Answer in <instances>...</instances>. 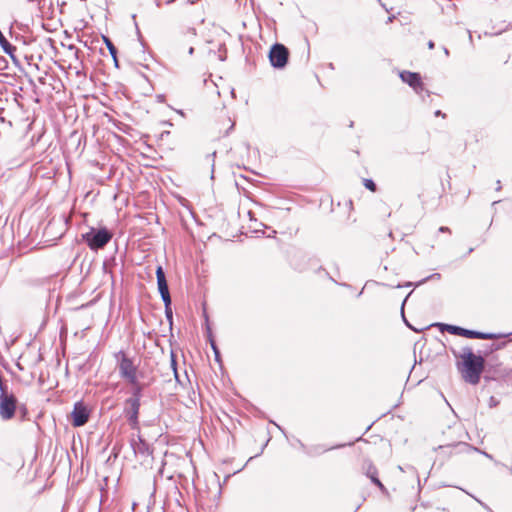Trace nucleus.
<instances>
[{"label": "nucleus", "instance_id": "obj_1", "mask_svg": "<svg viewBox=\"0 0 512 512\" xmlns=\"http://www.w3.org/2000/svg\"><path fill=\"white\" fill-rule=\"evenodd\" d=\"M18 235L26 236L27 245H54L66 232L65 226H36L33 231V226H17Z\"/></svg>", "mask_w": 512, "mask_h": 512}, {"label": "nucleus", "instance_id": "obj_26", "mask_svg": "<svg viewBox=\"0 0 512 512\" xmlns=\"http://www.w3.org/2000/svg\"><path fill=\"white\" fill-rule=\"evenodd\" d=\"M410 294H411V292H410V293L407 295V297L403 300L402 305H401V313H402V317H403V319H404V321H405L406 323H407V321H406V319H405V317H404V305H405V303H406V301H407V298L410 296Z\"/></svg>", "mask_w": 512, "mask_h": 512}, {"label": "nucleus", "instance_id": "obj_2", "mask_svg": "<svg viewBox=\"0 0 512 512\" xmlns=\"http://www.w3.org/2000/svg\"><path fill=\"white\" fill-rule=\"evenodd\" d=\"M454 356L462 359L461 364H458L462 378L472 385L478 384L484 370L485 359L481 355L474 354L468 346L463 347L458 354L454 352Z\"/></svg>", "mask_w": 512, "mask_h": 512}, {"label": "nucleus", "instance_id": "obj_20", "mask_svg": "<svg viewBox=\"0 0 512 512\" xmlns=\"http://www.w3.org/2000/svg\"><path fill=\"white\" fill-rule=\"evenodd\" d=\"M161 298L164 302V305H165V309L168 310L169 309V306L171 304V297H170V293L167 292L166 294H161Z\"/></svg>", "mask_w": 512, "mask_h": 512}, {"label": "nucleus", "instance_id": "obj_34", "mask_svg": "<svg viewBox=\"0 0 512 512\" xmlns=\"http://www.w3.org/2000/svg\"><path fill=\"white\" fill-rule=\"evenodd\" d=\"M70 49H75V55L78 57L79 50L76 49L74 46H70Z\"/></svg>", "mask_w": 512, "mask_h": 512}, {"label": "nucleus", "instance_id": "obj_3", "mask_svg": "<svg viewBox=\"0 0 512 512\" xmlns=\"http://www.w3.org/2000/svg\"><path fill=\"white\" fill-rule=\"evenodd\" d=\"M81 237L90 250L98 251L110 242L113 233L105 227L90 226L89 230L83 233Z\"/></svg>", "mask_w": 512, "mask_h": 512}, {"label": "nucleus", "instance_id": "obj_28", "mask_svg": "<svg viewBox=\"0 0 512 512\" xmlns=\"http://www.w3.org/2000/svg\"><path fill=\"white\" fill-rule=\"evenodd\" d=\"M498 404V401L492 396L489 399V407H495Z\"/></svg>", "mask_w": 512, "mask_h": 512}, {"label": "nucleus", "instance_id": "obj_13", "mask_svg": "<svg viewBox=\"0 0 512 512\" xmlns=\"http://www.w3.org/2000/svg\"><path fill=\"white\" fill-rule=\"evenodd\" d=\"M130 444L135 454L141 456H149L152 454L149 444L140 435H138L137 438H132Z\"/></svg>", "mask_w": 512, "mask_h": 512}, {"label": "nucleus", "instance_id": "obj_45", "mask_svg": "<svg viewBox=\"0 0 512 512\" xmlns=\"http://www.w3.org/2000/svg\"><path fill=\"white\" fill-rule=\"evenodd\" d=\"M153 381H154V379H153V378H151V379L148 381L147 385H150Z\"/></svg>", "mask_w": 512, "mask_h": 512}, {"label": "nucleus", "instance_id": "obj_42", "mask_svg": "<svg viewBox=\"0 0 512 512\" xmlns=\"http://www.w3.org/2000/svg\"><path fill=\"white\" fill-rule=\"evenodd\" d=\"M499 184H500V181H497V184H496L497 190L501 189V186H499Z\"/></svg>", "mask_w": 512, "mask_h": 512}, {"label": "nucleus", "instance_id": "obj_35", "mask_svg": "<svg viewBox=\"0 0 512 512\" xmlns=\"http://www.w3.org/2000/svg\"><path fill=\"white\" fill-rule=\"evenodd\" d=\"M443 50H444L445 55L448 56L449 55V50L446 47H444Z\"/></svg>", "mask_w": 512, "mask_h": 512}, {"label": "nucleus", "instance_id": "obj_16", "mask_svg": "<svg viewBox=\"0 0 512 512\" xmlns=\"http://www.w3.org/2000/svg\"><path fill=\"white\" fill-rule=\"evenodd\" d=\"M132 385V391H131V397L126 400V402H132V403H138L141 404V397H142V391L144 386L140 384L138 381V378L136 379V383L131 384Z\"/></svg>", "mask_w": 512, "mask_h": 512}, {"label": "nucleus", "instance_id": "obj_12", "mask_svg": "<svg viewBox=\"0 0 512 512\" xmlns=\"http://www.w3.org/2000/svg\"><path fill=\"white\" fill-rule=\"evenodd\" d=\"M365 475L370 478L371 482L374 483L383 493H387V489L378 478L377 468L370 462L366 461L363 465Z\"/></svg>", "mask_w": 512, "mask_h": 512}, {"label": "nucleus", "instance_id": "obj_22", "mask_svg": "<svg viewBox=\"0 0 512 512\" xmlns=\"http://www.w3.org/2000/svg\"><path fill=\"white\" fill-rule=\"evenodd\" d=\"M476 452L482 454L483 456H485L486 458L490 459V460H493V456L485 451H482L480 450L479 448H473Z\"/></svg>", "mask_w": 512, "mask_h": 512}, {"label": "nucleus", "instance_id": "obj_4", "mask_svg": "<svg viewBox=\"0 0 512 512\" xmlns=\"http://www.w3.org/2000/svg\"><path fill=\"white\" fill-rule=\"evenodd\" d=\"M118 361L119 375L125 379L129 384L136 383L137 367L133 360L129 358L124 351L120 350L115 354Z\"/></svg>", "mask_w": 512, "mask_h": 512}, {"label": "nucleus", "instance_id": "obj_19", "mask_svg": "<svg viewBox=\"0 0 512 512\" xmlns=\"http://www.w3.org/2000/svg\"><path fill=\"white\" fill-rule=\"evenodd\" d=\"M364 186L372 192L376 191V184L372 179H364Z\"/></svg>", "mask_w": 512, "mask_h": 512}, {"label": "nucleus", "instance_id": "obj_41", "mask_svg": "<svg viewBox=\"0 0 512 512\" xmlns=\"http://www.w3.org/2000/svg\"><path fill=\"white\" fill-rule=\"evenodd\" d=\"M499 184H500V181H497V184H496L497 190L501 189V186H499Z\"/></svg>", "mask_w": 512, "mask_h": 512}, {"label": "nucleus", "instance_id": "obj_14", "mask_svg": "<svg viewBox=\"0 0 512 512\" xmlns=\"http://www.w3.org/2000/svg\"><path fill=\"white\" fill-rule=\"evenodd\" d=\"M245 231H248V237L251 238H260L263 236L272 237L276 233V231L272 229V226H263V229L255 230L245 228Z\"/></svg>", "mask_w": 512, "mask_h": 512}, {"label": "nucleus", "instance_id": "obj_36", "mask_svg": "<svg viewBox=\"0 0 512 512\" xmlns=\"http://www.w3.org/2000/svg\"><path fill=\"white\" fill-rule=\"evenodd\" d=\"M412 285H413V283H412V282H407V283H406L405 285H403V286H404V287H410V286H412Z\"/></svg>", "mask_w": 512, "mask_h": 512}, {"label": "nucleus", "instance_id": "obj_9", "mask_svg": "<svg viewBox=\"0 0 512 512\" xmlns=\"http://www.w3.org/2000/svg\"><path fill=\"white\" fill-rule=\"evenodd\" d=\"M225 228V230L220 231V238H223L226 241L233 240L235 238H240L241 236L248 237V231H245V228H251V226H221ZM242 241V239H239Z\"/></svg>", "mask_w": 512, "mask_h": 512}, {"label": "nucleus", "instance_id": "obj_7", "mask_svg": "<svg viewBox=\"0 0 512 512\" xmlns=\"http://www.w3.org/2000/svg\"><path fill=\"white\" fill-rule=\"evenodd\" d=\"M288 57L289 51L284 45L276 43L271 47L269 59L273 67L283 68L287 64Z\"/></svg>", "mask_w": 512, "mask_h": 512}, {"label": "nucleus", "instance_id": "obj_18", "mask_svg": "<svg viewBox=\"0 0 512 512\" xmlns=\"http://www.w3.org/2000/svg\"><path fill=\"white\" fill-rule=\"evenodd\" d=\"M215 157H216V152H213L206 156V159L211 163V178H213V174H214Z\"/></svg>", "mask_w": 512, "mask_h": 512}, {"label": "nucleus", "instance_id": "obj_11", "mask_svg": "<svg viewBox=\"0 0 512 512\" xmlns=\"http://www.w3.org/2000/svg\"><path fill=\"white\" fill-rule=\"evenodd\" d=\"M127 407L125 408V415L127 417V420L132 428H138L139 420V410L141 404L138 403H132V402H126Z\"/></svg>", "mask_w": 512, "mask_h": 512}, {"label": "nucleus", "instance_id": "obj_30", "mask_svg": "<svg viewBox=\"0 0 512 512\" xmlns=\"http://www.w3.org/2000/svg\"><path fill=\"white\" fill-rule=\"evenodd\" d=\"M447 231H449V228L447 226H440L439 232L444 233V232H447Z\"/></svg>", "mask_w": 512, "mask_h": 512}, {"label": "nucleus", "instance_id": "obj_44", "mask_svg": "<svg viewBox=\"0 0 512 512\" xmlns=\"http://www.w3.org/2000/svg\"><path fill=\"white\" fill-rule=\"evenodd\" d=\"M219 358H220V354H219V353H218V354H215V359H216L217 361H219Z\"/></svg>", "mask_w": 512, "mask_h": 512}, {"label": "nucleus", "instance_id": "obj_39", "mask_svg": "<svg viewBox=\"0 0 512 512\" xmlns=\"http://www.w3.org/2000/svg\"><path fill=\"white\" fill-rule=\"evenodd\" d=\"M499 184H500V181H497V184H496L497 190L501 189V186H499Z\"/></svg>", "mask_w": 512, "mask_h": 512}, {"label": "nucleus", "instance_id": "obj_37", "mask_svg": "<svg viewBox=\"0 0 512 512\" xmlns=\"http://www.w3.org/2000/svg\"><path fill=\"white\" fill-rule=\"evenodd\" d=\"M188 52H189L190 55H192L194 53V48L190 47Z\"/></svg>", "mask_w": 512, "mask_h": 512}, {"label": "nucleus", "instance_id": "obj_40", "mask_svg": "<svg viewBox=\"0 0 512 512\" xmlns=\"http://www.w3.org/2000/svg\"><path fill=\"white\" fill-rule=\"evenodd\" d=\"M499 184H500V181H497V184H496L497 190L501 189V186H499Z\"/></svg>", "mask_w": 512, "mask_h": 512}, {"label": "nucleus", "instance_id": "obj_27", "mask_svg": "<svg viewBox=\"0 0 512 512\" xmlns=\"http://www.w3.org/2000/svg\"><path fill=\"white\" fill-rule=\"evenodd\" d=\"M7 68V61L5 58H0V69H6Z\"/></svg>", "mask_w": 512, "mask_h": 512}, {"label": "nucleus", "instance_id": "obj_38", "mask_svg": "<svg viewBox=\"0 0 512 512\" xmlns=\"http://www.w3.org/2000/svg\"><path fill=\"white\" fill-rule=\"evenodd\" d=\"M190 31H191L192 35H194V36L196 35V30L194 28L190 29Z\"/></svg>", "mask_w": 512, "mask_h": 512}, {"label": "nucleus", "instance_id": "obj_6", "mask_svg": "<svg viewBox=\"0 0 512 512\" xmlns=\"http://www.w3.org/2000/svg\"><path fill=\"white\" fill-rule=\"evenodd\" d=\"M442 329L446 330L450 334L463 336L470 339H484L491 340L497 338L493 333H485L475 330H469L456 325L443 324Z\"/></svg>", "mask_w": 512, "mask_h": 512}, {"label": "nucleus", "instance_id": "obj_5", "mask_svg": "<svg viewBox=\"0 0 512 512\" xmlns=\"http://www.w3.org/2000/svg\"><path fill=\"white\" fill-rule=\"evenodd\" d=\"M0 391V418L10 420L15 415L17 399L13 394L5 391L1 382Z\"/></svg>", "mask_w": 512, "mask_h": 512}, {"label": "nucleus", "instance_id": "obj_29", "mask_svg": "<svg viewBox=\"0 0 512 512\" xmlns=\"http://www.w3.org/2000/svg\"><path fill=\"white\" fill-rule=\"evenodd\" d=\"M165 313H166V316L167 318L171 321L172 320V311H171V308L169 307L168 310L165 309Z\"/></svg>", "mask_w": 512, "mask_h": 512}, {"label": "nucleus", "instance_id": "obj_15", "mask_svg": "<svg viewBox=\"0 0 512 512\" xmlns=\"http://www.w3.org/2000/svg\"><path fill=\"white\" fill-rule=\"evenodd\" d=\"M156 278H157V285H158V291L161 294H166L169 292L168 284L166 281L164 270L161 266H158L156 269Z\"/></svg>", "mask_w": 512, "mask_h": 512}, {"label": "nucleus", "instance_id": "obj_23", "mask_svg": "<svg viewBox=\"0 0 512 512\" xmlns=\"http://www.w3.org/2000/svg\"><path fill=\"white\" fill-rule=\"evenodd\" d=\"M171 365H172V368H173V371H174V374H175V377L176 379L178 380V374H177V369H176V360L174 358V355L172 354V359H171Z\"/></svg>", "mask_w": 512, "mask_h": 512}, {"label": "nucleus", "instance_id": "obj_25", "mask_svg": "<svg viewBox=\"0 0 512 512\" xmlns=\"http://www.w3.org/2000/svg\"><path fill=\"white\" fill-rule=\"evenodd\" d=\"M209 339H210L211 347H212V349L214 351V354H218L219 351L217 349V346H216L214 340L211 338V333L210 332H209Z\"/></svg>", "mask_w": 512, "mask_h": 512}, {"label": "nucleus", "instance_id": "obj_33", "mask_svg": "<svg viewBox=\"0 0 512 512\" xmlns=\"http://www.w3.org/2000/svg\"><path fill=\"white\" fill-rule=\"evenodd\" d=\"M435 116H442L445 117L446 115L442 113L440 110L435 111Z\"/></svg>", "mask_w": 512, "mask_h": 512}, {"label": "nucleus", "instance_id": "obj_24", "mask_svg": "<svg viewBox=\"0 0 512 512\" xmlns=\"http://www.w3.org/2000/svg\"><path fill=\"white\" fill-rule=\"evenodd\" d=\"M209 339H210L211 347H212V349L214 351V354H218L219 351L217 349V346H216L214 340L211 338V333L210 332H209Z\"/></svg>", "mask_w": 512, "mask_h": 512}, {"label": "nucleus", "instance_id": "obj_10", "mask_svg": "<svg viewBox=\"0 0 512 512\" xmlns=\"http://www.w3.org/2000/svg\"><path fill=\"white\" fill-rule=\"evenodd\" d=\"M400 78L404 83H407L412 87L416 93H420L423 90V83L419 73L402 71L400 73Z\"/></svg>", "mask_w": 512, "mask_h": 512}, {"label": "nucleus", "instance_id": "obj_31", "mask_svg": "<svg viewBox=\"0 0 512 512\" xmlns=\"http://www.w3.org/2000/svg\"><path fill=\"white\" fill-rule=\"evenodd\" d=\"M155 2H156V5H157L158 7H160V6H161V0H155ZM172 2H174V0H167V3H172Z\"/></svg>", "mask_w": 512, "mask_h": 512}, {"label": "nucleus", "instance_id": "obj_43", "mask_svg": "<svg viewBox=\"0 0 512 512\" xmlns=\"http://www.w3.org/2000/svg\"><path fill=\"white\" fill-rule=\"evenodd\" d=\"M248 214L250 216V220H255L253 217H252V212L251 211H248Z\"/></svg>", "mask_w": 512, "mask_h": 512}, {"label": "nucleus", "instance_id": "obj_17", "mask_svg": "<svg viewBox=\"0 0 512 512\" xmlns=\"http://www.w3.org/2000/svg\"><path fill=\"white\" fill-rule=\"evenodd\" d=\"M104 41L109 50V53L111 54V56L113 57V59L115 61V64L117 65V58H116L117 49H116V47L114 46V44L111 42V40L109 38L104 37Z\"/></svg>", "mask_w": 512, "mask_h": 512}, {"label": "nucleus", "instance_id": "obj_21", "mask_svg": "<svg viewBox=\"0 0 512 512\" xmlns=\"http://www.w3.org/2000/svg\"><path fill=\"white\" fill-rule=\"evenodd\" d=\"M433 278H437V279H439V278H440V274H438V273H434V274H432V275H430V276H428V277H426V278L422 279L421 281L417 282V283L415 284V286H420L421 284L425 283L427 280H429V279H433Z\"/></svg>", "mask_w": 512, "mask_h": 512}, {"label": "nucleus", "instance_id": "obj_32", "mask_svg": "<svg viewBox=\"0 0 512 512\" xmlns=\"http://www.w3.org/2000/svg\"><path fill=\"white\" fill-rule=\"evenodd\" d=\"M427 45L429 49H433L435 47V44L432 40H430Z\"/></svg>", "mask_w": 512, "mask_h": 512}, {"label": "nucleus", "instance_id": "obj_8", "mask_svg": "<svg viewBox=\"0 0 512 512\" xmlns=\"http://www.w3.org/2000/svg\"><path fill=\"white\" fill-rule=\"evenodd\" d=\"M71 418L73 426L80 427L85 425L89 419L87 407L82 402L75 403Z\"/></svg>", "mask_w": 512, "mask_h": 512}]
</instances>
